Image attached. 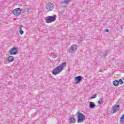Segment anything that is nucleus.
<instances>
[{"label": "nucleus", "mask_w": 124, "mask_h": 124, "mask_svg": "<svg viewBox=\"0 0 124 124\" xmlns=\"http://www.w3.org/2000/svg\"><path fill=\"white\" fill-rule=\"evenodd\" d=\"M76 116L78 117V123H83L84 120L86 119V116L85 115L83 114L82 113L78 111L76 114Z\"/></svg>", "instance_id": "f03ea898"}, {"label": "nucleus", "mask_w": 124, "mask_h": 124, "mask_svg": "<svg viewBox=\"0 0 124 124\" xmlns=\"http://www.w3.org/2000/svg\"><path fill=\"white\" fill-rule=\"evenodd\" d=\"M120 121L121 123H124V114L121 116Z\"/></svg>", "instance_id": "2eb2a0df"}, {"label": "nucleus", "mask_w": 124, "mask_h": 124, "mask_svg": "<svg viewBox=\"0 0 124 124\" xmlns=\"http://www.w3.org/2000/svg\"><path fill=\"white\" fill-rule=\"evenodd\" d=\"M22 28H23V25H21L20 27V30H22Z\"/></svg>", "instance_id": "5701e85b"}, {"label": "nucleus", "mask_w": 124, "mask_h": 124, "mask_svg": "<svg viewBox=\"0 0 124 124\" xmlns=\"http://www.w3.org/2000/svg\"><path fill=\"white\" fill-rule=\"evenodd\" d=\"M64 64H66V62H64L60 64L59 66L56 67L55 69L52 70V73L53 75H57V74H59V73H61L62 71L63 68V66Z\"/></svg>", "instance_id": "f257e3e1"}, {"label": "nucleus", "mask_w": 124, "mask_h": 124, "mask_svg": "<svg viewBox=\"0 0 124 124\" xmlns=\"http://www.w3.org/2000/svg\"><path fill=\"white\" fill-rule=\"evenodd\" d=\"M96 97V94H95L93 96L91 97V99H93V98H95Z\"/></svg>", "instance_id": "6ab92c4d"}, {"label": "nucleus", "mask_w": 124, "mask_h": 124, "mask_svg": "<svg viewBox=\"0 0 124 124\" xmlns=\"http://www.w3.org/2000/svg\"><path fill=\"white\" fill-rule=\"evenodd\" d=\"M122 79L124 80V77H123Z\"/></svg>", "instance_id": "b1692460"}, {"label": "nucleus", "mask_w": 124, "mask_h": 124, "mask_svg": "<svg viewBox=\"0 0 124 124\" xmlns=\"http://www.w3.org/2000/svg\"><path fill=\"white\" fill-rule=\"evenodd\" d=\"M107 54H108V51H106V52H104V53L103 54V56H107Z\"/></svg>", "instance_id": "412c9836"}, {"label": "nucleus", "mask_w": 124, "mask_h": 124, "mask_svg": "<svg viewBox=\"0 0 124 124\" xmlns=\"http://www.w3.org/2000/svg\"><path fill=\"white\" fill-rule=\"evenodd\" d=\"M120 107V105H114L112 108V110L114 113L117 112V108Z\"/></svg>", "instance_id": "f8f14e48"}, {"label": "nucleus", "mask_w": 124, "mask_h": 124, "mask_svg": "<svg viewBox=\"0 0 124 124\" xmlns=\"http://www.w3.org/2000/svg\"><path fill=\"white\" fill-rule=\"evenodd\" d=\"M19 32H20V34L22 35L24 33V31H23V30H22V29H20L19 30Z\"/></svg>", "instance_id": "aec40b11"}, {"label": "nucleus", "mask_w": 124, "mask_h": 124, "mask_svg": "<svg viewBox=\"0 0 124 124\" xmlns=\"http://www.w3.org/2000/svg\"><path fill=\"white\" fill-rule=\"evenodd\" d=\"M105 31H106V32H109V30H108V29H106V30H105Z\"/></svg>", "instance_id": "4be33fe9"}, {"label": "nucleus", "mask_w": 124, "mask_h": 124, "mask_svg": "<svg viewBox=\"0 0 124 124\" xmlns=\"http://www.w3.org/2000/svg\"><path fill=\"white\" fill-rule=\"evenodd\" d=\"M18 52V51L17 48L14 47L11 49L9 53L11 55H17Z\"/></svg>", "instance_id": "39448f33"}, {"label": "nucleus", "mask_w": 124, "mask_h": 124, "mask_svg": "<svg viewBox=\"0 0 124 124\" xmlns=\"http://www.w3.org/2000/svg\"><path fill=\"white\" fill-rule=\"evenodd\" d=\"M76 84H79L82 81V77L81 76H78L75 78Z\"/></svg>", "instance_id": "0eeeda50"}, {"label": "nucleus", "mask_w": 124, "mask_h": 124, "mask_svg": "<svg viewBox=\"0 0 124 124\" xmlns=\"http://www.w3.org/2000/svg\"><path fill=\"white\" fill-rule=\"evenodd\" d=\"M46 8L48 11H52L54 9V4L49 2L46 4Z\"/></svg>", "instance_id": "20e7f679"}, {"label": "nucleus", "mask_w": 124, "mask_h": 124, "mask_svg": "<svg viewBox=\"0 0 124 124\" xmlns=\"http://www.w3.org/2000/svg\"><path fill=\"white\" fill-rule=\"evenodd\" d=\"M77 45H73L71 46L70 49V51H71L72 52H75V51H76V50H77Z\"/></svg>", "instance_id": "6e6552de"}, {"label": "nucleus", "mask_w": 124, "mask_h": 124, "mask_svg": "<svg viewBox=\"0 0 124 124\" xmlns=\"http://www.w3.org/2000/svg\"><path fill=\"white\" fill-rule=\"evenodd\" d=\"M66 7H67V6H66Z\"/></svg>", "instance_id": "393cba45"}, {"label": "nucleus", "mask_w": 124, "mask_h": 124, "mask_svg": "<svg viewBox=\"0 0 124 124\" xmlns=\"http://www.w3.org/2000/svg\"><path fill=\"white\" fill-rule=\"evenodd\" d=\"M118 82L120 83L121 85H123L124 84V82L123 81V80L122 79H120L118 80Z\"/></svg>", "instance_id": "f3484780"}, {"label": "nucleus", "mask_w": 124, "mask_h": 124, "mask_svg": "<svg viewBox=\"0 0 124 124\" xmlns=\"http://www.w3.org/2000/svg\"><path fill=\"white\" fill-rule=\"evenodd\" d=\"M7 61L8 62H12L14 61V57L12 56H10L8 57Z\"/></svg>", "instance_id": "9b49d317"}, {"label": "nucleus", "mask_w": 124, "mask_h": 124, "mask_svg": "<svg viewBox=\"0 0 124 124\" xmlns=\"http://www.w3.org/2000/svg\"><path fill=\"white\" fill-rule=\"evenodd\" d=\"M96 105H95V104H94V102H90L89 104V108L91 109H93L94 107H95Z\"/></svg>", "instance_id": "9d476101"}, {"label": "nucleus", "mask_w": 124, "mask_h": 124, "mask_svg": "<svg viewBox=\"0 0 124 124\" xmlns=\"http://www.w3.org/2000/svg\"><path fill=\"white\" fill-rule=\"evenodd\" d=\"M102 102V98L100 99V100L98 102V104L99 105H101Z\"/></svg>", "instance_id": "a211bd4d"}, {"label": "nucleus", "mask_w": 124, "mask_h": 124, "mask_svg": "<svg viewBox=\"0 0 124 124\" xmlns=\"http://www.w3.org/2000/svg\"><path fill=\"white\" fill-rule=\"evenodd\" d=\"M57 18V16L54 15L52 16H48L46 17L45 21L46 23L49 24V23H53L56 21Z\"/></svg>", "instance_id": "7ed1b4c3"}, {"label": "nucleus", "mask_w": 124, "mask_h": 124, "mask_svg": "<svg viewBox=\"0 0 124 124\" xmlns=\"http://www.w3.org/2000/svg\"><path fill=\"white\" fill-rule=\"evenodd\" d=\"M50 56H51V57H52V58H53V59H56V58H57V57H58V55H55L54 54H51Z\"/></svg>", "instance_id": "dca6fc26"}, {"label": "nucleus", "mask_w": 124, "mask_h": 124, "mask_svg": "<svg viewBox=\"0 0 124 124\" xmlns=\"http://www.w3.org/2000/svg\"><path fill=\"white\" fill-rule=\"evenodd\" d=\"M13 14L15 16H18L21 14V9L19 8H16L13 11Z\"/></svg>", "instance_id": "423d86ee"}, {"label": "nucleus", "mask_w": 124, "mask_h": 124, "mask_svg": "<svg viewBox=\"0 0 124 124\" xmlns=\"http://www.w3.org/2000/svg\"><path fill=\"white\" fill-rule=\"evenodd\" d=\"M69 122L70 123H73L74 124V123H76V119L72 117H70Z\"/></svg>", "instance_id": "4468645a"}, {"label": "nucleus", "mask_w": 124, "mask_h": 124, "mask_svg": "<svg viewBox=\"0 0 124 124\" xmlns=\"http://www.w3.org/2000/svg\"><path fill=\"white\" fill-rule=\"evenodd\" d=\"M71 2V0H64L63 1H61L62 4H66V5H68L69 3Z\"/></svg>", "instance_id": "1a4fd4ad"}, {"label": "nucleus", "mask_w": 124, "mask_h": 124, "mask_svg": "<svg viewBox=\"0 0 124 124\" xmlns=\"http://www.w3.org/2000/svg\"><path fill=\"white\" fill-rule=\"evenodd\" d=\"M113 84L115 87H118L120 84V82H119V80H116L113 81Z\"/></svg>", "instance_id": "ddd939ff"}]
</instances>
